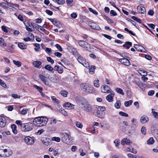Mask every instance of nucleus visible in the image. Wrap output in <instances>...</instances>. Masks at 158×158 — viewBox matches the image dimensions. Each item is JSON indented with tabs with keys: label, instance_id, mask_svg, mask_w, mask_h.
I'll return each mask as SVG.
<instances>
[{
	"label": "nucleus",
	"instance_id": "nucleus-48",
	"mask_svg": "<svg viewBox=\"0 0 158 158\" xmlns=\"http://www.w3.org/2000/svg\"><path fill=\"white\" fill-rule=\"evenodd\" d=\"M127 150L128 152H130L134 154H136L137 153V151L135 150H134L133 148L131 149L130 148H127Z\"/></svg>",
	"mask_w": 158,
	"mask_h": 158
},
{
	"label": "nucleus",
	"instance_id": "nucleus-28",
	"mask_svg": "<svg viewBox=\"0 0 158 158\" xmlns=\"http://www.w3.org/2000/svg\"><path fill=\"white\" fill-rule=\"evenodd\" d=\"M60 94L64 97L65 98L67 97L69 93L65 90H62L60 93Z\"/></svg>",
	"mask_w": 158,
	"mask_h": 158
},
{
	"label": "nucleus",
	"instance_id": "nucleus-37",
	"mask_svg": "<svg viewBox=\"0 0 158 158\" xmlns=\"http://www.w3.org/2000/svg\"><path fill=\"white\" fill-rule=\"evenodd\" d=\"M44 68L49 71H52L53 70V68L50 65L47 64L44 67Z\"/></svg>",
	"mask_w": 158,
	"mask_h": 158
},
{
	"label": "nucleus",
	"instance_id": "nucleus-38",
	"mask_svg": "<svg viewBox=\"0 0 158 158\" xmlns=\"http://www.w3.org/2000/svg\"><path fill=\"white\" fill-rule=\"evenodd\" d=\"M59 110L64 115L67 116L68 115L67 112L62 108H60V109Z\"/></svg>",
	"mask_w": 158,
	"mask_h": 158
},
{
	"label": "nucleus",
	"instance_id": "nucleus-51",
	"mask_svg": "<svg viewBox=\"0 0 158 158\" xmlns=\"http://www.w3.org/2000/svg\"><path fill=\"white\" fill-rule=\"evenodd\" d=\"M0 85L4 88H6L7 86L4 82L1 79H0Z\"/></svg>",
	"mask_w": 158,
	"mask_h": 158
},
{
	"label": "nucleus",
	"instance_id": "nucleus-23",
	"mask_svg": "<svg viewBox=\"0 0 158 158\" xmlns=\"http://www.w3.org/2000/svg\"><path fill=\"white\" fill-rule=\"evenodd\" d=\"M6 46V44L5 42L4 39L2 38H0V46L4 47Z\"/></svg>",
	"mask_w": 158,
	"mask_h": 158
},
{
	"label": "nucleus",
	"instance_id": "nucleus-36",
	"mask_svg": "<svg viewBox=\"0 0 158 158\" xmlns=\"http://www.w3.org/2000/svg\"><path fill=\"white\" fill-rule=\"evenodd\" d=\"M115 90L117 91V92L120 94L122 95H124V94L123 91V90L121 88H116L115 89Z\"/></svg>",
	"mask_w": 158,
	"mask_h": 158
},
{
	"label": "nucleus",
	"instance_id": "nucleus-39",
	"mask_svg": "<svg viewBox=\"0 0 158 158\" xmlns=\"http://www.w3.org/2000/svg\"><path fill=\"white\" fill-rule=\"evenodd\" d=\"M154 142V140L152 137L150 138L147 141V143L148 144H152Z\"/></svg>",
	"mask_w": 158,
	"mask_h": 158
},
{
	"label": "nucleus",
	"instance_id": "nucleus-40",
	"mask_svg": "<svg viewBox=\"0 0 158 158\" xmlns=\"http://www.w3.org/2000/svg\"><path fill=\"white\" fill-rule=\"evenodd\" d=\"M52 80V82L54 83H57L59 81V78L58 77L55 76L53 77Z\"/></svg>",
	"mask_w": 158,
	"mask_h": 158
},
{
	"label": "nucleus",
	"instance_id": "nucleus-42",
	"mask_svg": "<svg viewBox=\"0 0 158 158\" xmlns=\"http://www.w3.org/2000/svg\"><path fill=\"white\" fill-rule=\"evenodd\" d=\"M99 80L98 79H96L94 81V86L96 87H98L99 86V85L98 83Z\"/></svg>",
	"mask_w": 158,
	"mask_h": 158
},
{
	"label": "nucleus",
	"instance_id": "nucleus-52",
	"mask_svg": "<svg viewBox=\"0 0 158 158\" xmlns=\"http://www.w3.org/2000/svg\"><path fill=\"white\" fill-rule=\"evenodd\" d=\"M141 133L143 135H145L146 133V127H142L141 129Z\"/></svg>",
	"mask_w": 158,
	"mask_h": 158
},
{
	"label": "nucleus",
	"instance_id": "nucleus-13",
	"mask_svg": "<svg viewBox=\"0 0 158 158\" xmlns=\"http://www.w3.org/2000/svg\"><path fill=\"white\" fill-rule=\"evenodd\" d=\"M6 123V119L5 117L2 115L0 116V127H4Z\"/></svg>",
	"mask_w": 158,
	"mask_h": 158
},
{
	"label": "nucleus",
	"instance_id": "nucleus-41",
	"mask_svg": "<svg viewBox=\"0 0 158 158\" xmlns=\"http://www.w3.org/2000/svg\"><path fill=\"white\" fill-rule=\"evenodd\" d=\"M132 102L133 101L131 100H130L128 101H126L124 102V105L125 106L128 107L131 105L132 104Z\"/></svg>",
	"mask_w": 158,
	"mask_h": 158
},
{
	"label": "nucleus",
	"instance_id": "nucleus-32",
	"mask_svg": "<svg viewBox=\"0 0 158 158\" xmlns=\"http://www.w3.org/2000/svg\"><path fill=\"white\" fill-rule=\"evenodd\" d=\"M18 46L19 48L22 49H25L26 48L27 46L22 43H19Z\"/></svg>",
	"mask_w": 158,
	"mask_h": 158
},
{
	"label": "nucleus",
	"instance_id": "nucleus-43",
	"mask_svg": "<svg viewBox=\"0 0 158 158\" xmlns=\"http://www.w3.org/2000/svg\"><path fill=\"white\" fill-rule=\"evenodd\" d=\"M51 98L52 101L54 103L58 104L60 103V101H59L56 97L54 96H52L51 97Z\"/></svg>",
	"mask_w": 158,
	"mask_h": 158
},
{
	"label": "nucleus",
	"instance_id": "nucleus-11",
	"mask_svg": "<svg viewBox=\"0 0 158 158\" xmlns=\"http://www.w3.org/2000/svg\"><path fill=\"white\" fill-rule=\"evenodd\" d=\"M134 47L137 51L141 52H146V51L144 48L138 44H135Z\"/></svg>",
	"mask_w": 158,
	"mask_h": 158
},
{
	"label": "nucleus",
	"instance_id": "nucleus-53",
	"mask_svg": "<svg viewBox=\"0 0 158 158\" xmlns=\"http://www.w3.org/2000/svg\"><path fill=\"white\" fill-rule=\"evenodd\" d=\"M119 114L120 115L122 116L127 117L128 116V114L123 111L119 112Z\"/></svg>",
	"mask_w": 158,
	"mask_h": 158
},
{
	"label": "nucleus",
	"instance_id": "nucleus-35",
	"mask_svg": "<svg viewBox=\"0 0 158 158\" xmlns=\"http://www.w3.org/2000/svg\"><path fill=\"white\" fill-rule=\"evenodd\" d=\"M34 45L35 47V48H34L35 50L37 52H39V49L40 48V44L36 43L34 44Z\"/></svg>",
	"mask_w": 158,
	"mask_h": 158
},
{
	"label": "nucleus",
	"instance_id": "nucleus-14",
	"mask_svg": "<svg viewBox=\"0 0 158 158\" xmlns=\"http://www.w3.org/2000/svg\"><path fill=\"white\" fill-rule=\"evenodd\" d=\"M75 105L69 102L65 103L63 106L64 107L65 109L68 110H71L73 109L74 108Z\"/></svg>",
	"mask_w": 158,
	"mask_h": 158
},
{
	"label": "nucleus",
	"instance_id": "nucleus-24",
	"mask_svg": "<svg viewBox=\"0 0 158 158\" xmlns=\"http://www.w3.org/2000/svg\"><path fill=\"white\" fill-rule=\"evenodd\" d=\"M89 26L92 29L97 30H100V28L99 27L94 23H92V25H90Z\"/></svg>",
	"mask_w": 158,
	"mask_h": 158
},
{
	"label": "nucleus",
	"instance_id": "nucleus-45",
	"mask_svg": "<svg viewBox=\"0 0 158 158\" xmlns=\"http://www.w3.org/2000/svg\"><path fill=\"white\" fill-rule=\"evenodd\" d=\"M76 125L78 128H82L83 127V125L81 123L77 121L76 122Z\"/></svg>",
	"mask_w": 158,
	"mask_h": 158
},
{
	"label": "nucleus",
	"instance_id": "nucleus-21",
	"mask_svg": "<svg viewBox=\"0 0 158 158\" xmlns=\"http://www.w3.org/2000/svg\"><path fill=\"white\" fill-rule=\"evenodd\" d=\"M12 154V152L9 149L7 150L6 149V152H5L4 154L2 155V157H8L11 156Z\"/></svg>",
	"mask_w": 158,
	"mask_h": 158
},
{
	"label": "nucleus",
	"instance_id": "nucleus-29",
	"mask_svg": "<svg viewBox=\"0 0 158 158\" xmlns=\"http://www.w3.org/2000/svg\"><path fill=\"white\" fill-rule=\"evenodd\" d=\"M11 128L13 133L15 134H16L17 133V131L16 130V126L14 124L11 126Z\"/></svg>",
	"mask_w": 158,
	"mask_h": 158
},
{
	"label": "nucleus",
	"instance_id": "nucleus-62",
	"mask_svg": "<svg viewBox=\"0 0 158 158\" xmlns=\"http://www.w3.org/2000/svg\"><path fill=\"white\" fill-rule=\"evenodd\" d=\"M84 66L87 68H89V64L88 62L86 60L84 62V63L82 64Z\"/></svg>",
	"mask_w": 158,
	"mask_h": 158
},
{
	"label": "nucleus",
	"instance_id": "nucleus-20",
	"mask_svg": "<svg viewBox=\"0 0 158 158\" xmlns=\"http://www.w3.org/2000/svg\"><path fill=\"white\" fill-rule=\"evenodd\" d=\"M138 12L141 14H144L145 13V9L143 6H138L137 7Z\"/></svg>",
	"mask_w": 158,
	"mask_h": 158
},
{
	"label": "nucleus",
	"instance_id": "nucleus-64",
	"mask_svg": "<svg viewBox=\"0 0 158 158\" xmlns=\"http://www.w3.org/2000/svg\"><path fill=\"white\" fill-rule=\"evenodd\" d=\"M27 109L26 108H23L21 111V114L23 115H25L27 113Z\"/></svg>",
	"mask_w": 158,
	"mask_h": 158
},
{
	"label": "nucleus",
	"instance_id": "nucleus-59",
	"mask_svg": "<svg viewBox=\"0 0 158 158\" xmlns=\"http://www.w3.org/2000/svg\"><path fill=\"white\" fill-rule=\"evenodd\" d=\"M114 143L115 144V146L118 147L119 144V140L118 139H116L114 141Z\"/></svg>",
	"mask_w": 158,
	"mask_h": 158
},
{
	"label": "nucleus",
	"instance_id": "nucleus-18",
	"mask_svg": "<svg viewBox=\"0 0 158 158\" xmlns=\"http://www.w3.org/2000/svg\"><path fill=\"white\" fill-rule=\"evenodd\" d=\"M149 121L148 118L145 115L142 116L140 118V121L142 123H145Z\"/></svg>",
	"mask_w": 158,
	"mask_h": 158
},
{
	"label": "nucleus",
	"instance_id": "nucleus-55",
	"mask_svg": "<svg viewBox=\"0 0 158 158\" xmlns=\"http://www.w3.org/2000/svg\"><path fill=\"white\" fill-rule=\"evenodd\" d=\"M55 47L60 52L62 51L63 50L62 48L59 44H56L55 45Z\"/></svg>",
	"mask_w": 158,
	"mask_h": 158
},
{
	"label": "nucleus",
	"instance_id": "nucleus-9",
	"mask_svg": "<svg viewBox=\"0 0 158 158\" xmlns=\"http://www.w3.org/2000/svg\"><path fill=\"white\" fill-rule=\"evenodd\" d=\"M24 141L25 143L28 145H32L34 143L33 138L29 136H26L24 138Z\"/></svg>",
	"mask_w": 158,
	"mask_h": 158
},
{
	"label": "nucleus",
	"instance_id": "nucleus-50",
	"mask_svg": "<svg viewBox=\"0 0 158 158\" xmlns=\"http://www.w3.org/2000/svg\"><path fill=\"white\" fill-rule=\"evenodd\" d=\"M6 152V149H3L0 148V156L2 157V155L4 154L5 152Z\"/></svg>",
	"mask_w": 158,
	"mask_h": 158
},
{
	"label": "nucleus",
	"instance_id": "nucleus-47",
	"mask_svg": "<svg viewBox=\"0 0 158 158\" xmlns=\"http://www.w3.org/2000/svg\"><path fill=\"white\" fill-rule=\"evenodd\" d=\"M95 66H94L93 67L91 66V68H89V73L92 74L94 73V69H95Z\"/></svg>",
	"mask_w": 158,
	"mask_h": 158
},
{
	"label": "nucleus",
	"instance_id": "nucleus-27",
	"mask_svg": "<svg viewBox=\"0 0 158 158\" xmlns=\"http://www.w3.org/2000/svg\"><path fill=\"white\" fill-rule=\"evenodd\" d=\"M132 46V43L130 42H126L125 44L123 45V46L127 49H129Z\"/></svg>",
	"mask_w": 158,
	"mask_h": 158
},
{
	"label": "nucleus",
	"instance_id": "nucleus-26",
	"mask_svg": "<svg viewBox=\"0 0 158 158\" xmlns=\"http://www.w3.org/2000/svg\"><path fill=\"white\" fill-rule=\"evenodd\" d=\"M41 64V62L38 61H35L33 63V66L36 68H38Z\"/></svg>",
	"mask_w": 158,
	"mask_h": 158
},
{
	"label": "nucleus",
	"instance_id": "nucleus-49",
	"mask_svg": "<svg viewBox=\"0 0 158 158\" xmlns=\"http://www.w3.org/2000/svg\"><path fill=\"white\" fill-rule=\"evenodd\" d=\"M56 2L59 5H63L65 2L64 0H55Z\"/></svg>",
	"mask_w": 158,
	"mask_h": 158
},
{
	"label": "nucleus",
	"instance_id": "nucleus-25",
	"mask_svg": "<svg viewBox=\"0 0 158 158\" xmlns=\"http://www.w3.org/2000/svg\"><path fill=\"white\" fill-rule=\"evenodd\" d=\"M138 72L141 75L143 76H146L147 75V72L143 70H138Z\"/></svg>",
	"mask_w": 158,
	"mask_h": 158
},
{
	"label": "nucleus",
	"instance_id": "nucleus-22",
	"mask_svg": "<svg viewBox=\"0 0 158 158\" xmlns=\"http://www.w3.org/2000/svg\"><path fill=\"white\" fill-rule=\"evenodd\" d=\"M35 27L36 29L37 30L40 32L43 33V32H44L46 30L45 29H44L41 26L38 25L36 24L35 25Z\"/></svg>",
	"mask_w": 158,
	"mask_h": 158
},
{
	"label": "nucleus",
	"instance_id": "nucleus-12",
	"mask_svg": "<svg viewBox=\"0 0 158 158\" xmlns=\"http://www.w3.org/2000/svg\"><path fill=\"white\" fill-rule=\"evenodd\" d=\"M52 140L48 138L43 137L42 139L43 143L46 146L50 145L52 143Z\"/></svg>",
	"mask_w": 158,
	"mask_h": 158
},
{
	"label": "nucleus",
	"instance_id": "nucleus-15",
	"mask_svg": "<svg viewBox=\"0 0 158 158\" xmlns=\"http://www.w3.org/2000/svg\"><path fill=\"white\" fill-rule=\"evenodd\" d=\"M121 143L123 145H130L132 143L131 141L127 138H124L121 141Z\"/></svg>",
	"mask_w": 158,
	"mask_h": 158
},
{
	"label": "nucleus",
	"instance_id": "nucleus-60",
	"mask_svg": "<svg viewBox=\"0 0 158 158\" xmlns=\"http://www.w3.org/2000/svg\"><path fill=\"white\" fill-rule=\"evenodd\" d=\"M57 121V120L55 118H54V119L51 118V120H50V124H55L56 123Z\"/></svg>",
	"mask_w": 158,
	"mask_h": 158
},
{
	"label": "nucleus",
	"instance_id": "nucleus-5",
	"mask_svg": "<svg viewBox=\"0 0 158 158\" xmlns=\"http://www.w3.org/2000/svg\"><path fill=\"white\" fill-rule=\"evenodd\" d=\"M105 107L104 106H98L97 108L96 112L97 116L100 118H103L105 115L103 111L105 110Z\"/></svg>",
	"mask_w": 158,
	"mask_h": 158
},
{
	"label": "nucleus",
	"instance_id": "nucleus-57",
	"mask_svg": "<svg viewBox=\"0 0 158 158\" xmlns=\"http://www.w3.org/2000/svg\"><path fill=\"white\" fill-rule=\"evenodd\" d=\"M18 18L21 21H23L24 23L25 21H26V20L23 19V17L21 15H19L18 16Z\"/></svg>",
	"mask_w": 158,
	"mask_h": 158
},
{
	"label": "nucleus",
	"instance_id": "nucleus-33",
	"mask_svg": "<svg viewBox=\"0 0 158 158\" xmlns=\"http://www.w3.org/2000/svg\"><path fill=\"white\" fill-rule=\"evenodd\" d=\"M152 133L153 135L156 136L158 135V129L154 128L153 130H152Z\"/></svg>",
	"mask_w": 158,
	"mask_h": 158
},
{
	"label": "nucleus",
	"instance_id": "nucleus-56",
	"mask_svg": "<svg viewBox=\"0 0 158 158\" xmlns=\"http://www.w3.org/2000/svg\"><path fill=\"white\" fill-rule=\"evenodd\" d=\"M52 140L58 142H60V139L59 137H54L52 138Z\"/></svg>",
	"mask_w": 158,
	"mask_h": 158
},
{
	"label": "nucleus",
	"instance_id": "nucleus-10",
	"mask_svg": "<svg viewBox=\"0 0 158 158\" xmlns=\"http://www.w3.org/2000/svg\"><path fill=\"white\" fill-rule=\"evenodd\" d=\"M101 88L102 92L103 93H109L112 91L109 87L106 85H103L102 86Z\"/></svg>",
	"mask_w": 158,
	"mask_h": 158
},
{
	"label": "nucleus",
	"instance_id": "nucleus-30",
	"mask_svg": "<svg viewBox=\"0 0 158 158\" xmlns=\"http://www.w3.org/2000/svg\"><path fill=\"white\" fill-rule=\"evenodd\" d=\"M77 60L78 61L82 64L85 60L81 56H79L78 57H77Z\"/></svg>",
	"mask_w": 158,
	"mask_h": 158
},
{
	"label": "nucleus",
	"instance_id": "nucleus-16",
	"mask_svg": "<svg viewBox=\"0 0 158 158\" xmlns=\"http://www.w3.org/2000/svg\"><path fill=\"white\" fill-rule=\"evenodd\" d=\"M110 94L106 96V99L109 102H111L113 101V98L114 95V93L113 91L110 93Z\"/></svg>",
	"mask_w": 158,
	"mask_h": 158
},
{
	"label": "nucleus",
	"instance_id": "nucleus-61",
	"mask_svg": "<svg viewBox=\"0 0 158 158\" xmlns=\"http://www.w3.org/2000/svg\"><path fill=\"white\" fill-rule=\"evenodd\" d=\"M49 19L50 21L52 23L55 25H56V23H57V21L55 19Z\"/></svg>",
	"mask_w": 158,
	"mask_h": 158
},
{
	"label": "nucleus",
	"instance_id": "nucleus-54",
	"mask_svg": "<svg viewBox=\"0 0 158 158\" xmlns=\"http://www.w3.org/2000/svg\"><path fill=\"white\" fill-rule=\"evenodd\" d=\"M131 18L133 19L136 21L137 22H138L139 23H141V20L139 19H138L137 17H136L135 16H132L131 17Z\"/></svg>",
	"mask_w": 158,
	"mask_h": 158
},
{
	"label": "nucleus",
	"instance_id": "nucleus-6",
	"mask_svg": "<svg viewBox=\"0 0 158 158\" xmlns=\"http://www.w3.org/2000/svg\"><path fill=\"white\" fill-rule=\"evenodd\" d=\"M123 54H120V56L123 58L119 59L118 60L119 61L127 66H129L130 65V62L129 60L126 58H127V55L123 56Z\"/></svg>",
	"mask_w": 158,
	"mask_h": 158
},
{
	"label": "nucleus",
	"instance_id": "nucleus-58",
	"mask_svg": "<svg viewBox=\"0 0 158 158\" xmlns=\"http://www.w3.org/2000/svg\"><path fill=\"white\" fill-rule=\"evenodd\" d=\"M47 58L48 61L50 62L52 64H53L54 63V61L51 57H47Z\"/></svg>",
	"mask_w": 158,
	"mask_h": 158
},
{
	"label": "nucleus",
	"instance_id": "nucleus-7",
	"mask_svg": "<svg viewBox=\"0 0 158 158\" xmlns=\"http://www.w3.org/2000/svg\"><path fill=\"white\" fill-rule=\"evenodd\" d=\"M24 24L26 26V29L28 31L32 32L33 31V30L31 29V27L35 26V23H30L29 21H25L24 22Z\"/></svg>",
	"mask_w": 158,
	"mask_h": 158
},
{
	"label": "nucleus",
	"instance_id": "nucleus-4",
	"mask_svg": "<svg viewBox=\"0 0 158 158\" xmlns=\"http://www.w3.org/2000/svg\"><path fill=\"white\" fill-rule=\"evenodd\" d=\"M33 124L31 122L25 123L22 127V130L24 132L29 131H31L33 128Z\"/></svg>",
	"mask_w": 158,
	"mask_h": 158
},
{
	"label": "nucleus",
	"instance_id": "nucleus-2",
	"mask_svg": "<svg viewBox=\"0 0 158 158\" xmlns=\"http://www.w3.org/2000/svg\"><path fill=\"white\" fill-rule=\"evenodd\" d=\"M80 104L81 108L85 111L89 112L92 110V107L87 101L85 99L82 98L80 99Z\"/></svg>",
	"mask_w": 158,
	"mask_h": 158
},
{
	"label": "nucleus",
	"instance_id": "nucleus-17",
	"mask_svg": "<svg viewBox=\"0 0 158 158\" xmlns=\"http://www.w3.org/2000/svg\"><path fill=\"white\" fill-rule=\"evenodd\" d=\"M39 77L45 85H49V82L48 81V78L47 77H45L42 75H40L39 76Z\"/></svg>",
	"mask_w": 158,
	"mask_h": 158
},
{
	"label": "nucleus",
	"instance_id": "nucleus-31",
	"mask_svg": "<svg viewBox=\"0 0 158 158\" xmlns=\"http://www.w3.org/2000/svg\"><path fill=\"white\" fill-rule=\"evenodd\" d=\"M121 102L120 100H117L114 105L115 107L117 109H119L121 106Z\"/></svg>",
	"mask_w": 158,
	"mask_h": 158
},
{
	"label": "nucleus",
	"instance_id": "nucleus-63",
	"mask_svg": "<svg viewBox=\"0 0 158 158\" xmlns=\"http://www.w3.org/2000/svg\"><path fill=\"white\" fill-rule=\"evenodd\" d=\"M89 10L91 12H92L94 14L96 15L98 14V12L95 10L93 9L92 8H89Z\"/></svg>",
	"mask_w": 158,
	"mask_h": 158
},
{
	"label": "nucleus",
	"instance_id": "nucleus-8",
	"mask_svg": "<svg viewBox=\"0 0 158 158\" xmlns=\"http://www.w3.org/2000/svg\"><path fill=\"white\" fill-rule=\"evenodd\" d=\"M78 44L80 46L86 50H89V49L90 45L85 41L80 40L78 41Z\"/></svg>",
	"mask_w": 158,
	"mask_h": 158
},
{
	"label": "nucleus",
	"instance_id": "nucleus-34",
	"mask_svg": "<svg viewBox=\"0 0 158 158\" xmlns=\"http://www.w3.org/2000/svg\"><path fill=\"white\" fill-rule=\"evenodd\" d=\"M152 112L154 117L156 118H158V113L156 112L153 109H152Z\"/></svg>",
	"mask_w": 158,
	"mask_h": 158
},
{
	"label": "nucleus",
	"instance_id": "nucleus-3",
	"mask_svg": "<svg viewBox=\"0 0 158 158\" xmlns=\"http://www.w3.org/2000/svg\"><path fill=\"white\" fill-rule=\"evenodd\" d=\"M81 89L86 93L92 94L95 93V90L93 87L86 83H82L80 85Z\"/></svg>",
	"mask_w": 158,
	"mask_h": 158
},
{
	"label": "nucleus",
	"instance_id": "nucleus-46",
	"mask_svg": "<svg viewBox=\"0 0 158 158\" xmlns=\"http://www.w3.org/2000/svg\"><path fill=\"white\" fill-rule=\"evenodd\" d=\"M7 4L4 2L0 3V6L4 9H6L7 7Z\"/></svg>",
	"mask_w": 158,
	"mask_h": 158
},
{
	"label": "nucleus",
	"instance_id": "nucleus-44",
	"mask_svg": "<svg viewBox=\"0 0 158 158\" xmlns=\"http://www.w3.org/2000/svg\"><path fill=\"white\" fill-rule=\"evenodd\" d=\"M13 62L15 65L17 66L18 67H20L21 65V62L19 61L13 60Z\"/></svg>",
	"mask_w": 158,
	"mask_h": 158
},
{
	"label": "nucleus",
	"instance_id": "nucleus-1",
	"mask_svg": "<svg viewBox=\"0 0 158 158\" xmlns=\"http://www.w3.org/2000/svg\"><path fill=\"white\" fill-rule=\"evenodd\" d=\"M47 118L44 117H39L35 118L33 121V124L36 127H43L46 125Z\"/></svg>",
	"mask_w": 158,
	"mask_h": 158
},
{
	"label": "nucleus",
	"instance_id": "nucleus-19",
	"mask_svg": "<svg viewBox=\"0 0 158 158\" xmlns=\"http://www.w3.org/2000/svg\"><path fill=\"white\" fill-rule=\"evenodd\" d=\"M69 136L68 133H63L61 135V139L62 141L66 143V140L69 137Z\"/></svg>",
	"mask_w": 158,
	"mask_h": 158
}]
</instances>
